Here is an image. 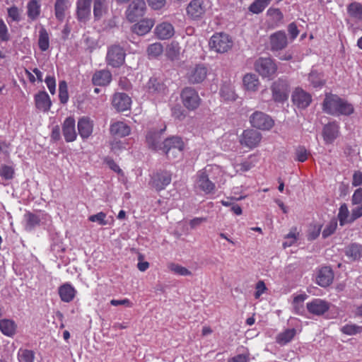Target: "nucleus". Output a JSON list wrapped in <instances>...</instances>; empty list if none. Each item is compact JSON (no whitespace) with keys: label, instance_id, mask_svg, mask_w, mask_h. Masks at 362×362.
I'll use <instances>...</instances> for the list:
<instances>
[{"label":"nucleus","instance_id":"f257e3e1","mask_svg":"<svg viewBox=\"0 0 362 362\" xmlns=\"http://www.w3.org/2000/svg\"><path fill=\"white\" fill-rule=\"evenodd\" d=\"M223 177V173L219 166L208 165L196 173L194 190L204 195L214 194L216 185L221 182Z\"/></svg>","mask_w":362,"mask_h":362},{"label":"nucleus","instance_id":"f03ea898","mask_svg":"<svg viewBox=\"0 0 362 362\" xmlns=\"http://www.w3.org/2000/svg\"><path fill=\"white\" fill-rule=\"evenodd\" d=\"M322 110L325 112L334 116H349L354 112V107L351 103L332 93L325 95Z\"/></svg>","mask_w":362,"mask_h":362},{"label":"nucleus","instance_id":"7ed1b4c3","mask_svg":"<svg viewBox=\"0 0 362 362\" xmlns=\"http://www.w3.org/2000/svg\"><path fill=\"white\" fill-rule=\"evenodd\" d=\"M233 45L232 37L225 33H216L210 38L209 46L211 50L223 54L229 51Z\"/></svg>","mask_w":362,"mask_h":362},{"label":"nucleus","instance_id":"20e7f679","mask_svg":"<svg viewBox=\"0 0 362 362\" xmlns=\"http://www.w3.org/2000/svg\"><path fill=\"white\" fill-rule=\"evenodd\" d=\"M277 64L270 57H260L255 63V71L262 77L272 80L277 72Z\"/></svg>","mask_w":362,"mask_h":362},{"label":"nucleus","instance_id":"39448f33","mask_svg":"<svg viewBox=\"0 0 362 362\" xmlns=\"http://www.w3.org/2000/svg\"><path fill=\"white\" fill-rule=\"evenodd\" d=\"M184 142L179 136H172L166 139L162 146V151L168 159L180 157L184 149Z\"/></svg>","mask_w":362,"mask_h":362},{"label":"nucleus","instance_id":"423d86ee","mask_svg":"<svg viewBox=\"0 0 362 362\" xmlns=\"http://www.w3.org/2000/svg\"><path fill=\"white\" fill-rule=\"evenodd\" d=\"M182 105L189 111L197 109L201 103L198 92L192 87L184 88L180 93Z\"/></svg>","mask_w":362,"mask_h":362},{"label":"nucleus","instance_id":"0eeeda50","mask_svg":"<svg viewBox=\"0 0 362 362\" xmlns=\"http://www.w3.org/2000/svg\"><path fill=\"white\" fill-rule=\"evenodd\" d=\"M262 139V135L260 132L252 129H247L244 130L239 136V143L243 147L252 150L259 146Z\"/></svg>","mask_w":362,"mask_h":362},{"label":"nucleus","instance_id":"6e6552de","mask_svg":"<svg viewBox=\"0 0 362 362\" xmlns=\"http://www.w3.org/2000/svg\"><path fill=\"white\" fill-rule=\"evenodd\" d=\"M250 122L254 128L262 131H268L274 125L273 119L266 113L255 111L250 116Z\"/></svg>","mask_w":362,"mask_h":362},{"label":"nucleus","instance_id":"1a4fd4ad","mask_svg":"<svg viewBox=\"0 0 362 362\" xmlns=\"http://www.w3.org/2000/svg\"><path fill=\"white\" fill-rule=\"evenodd\" d=\"M146 9L144 0H132L126 10V18L130 22H135L144 15Z\"/></svg>","mask_w":362,"mask_h":362},{"label":"nucleus","instance_id":"9d476101","mask_svg":"<svg viewBox=\"0 0 362 362\" xmlns=\"http://www.w3.org/2000/svg\"><path fill=\"white\" fill-rule=\"evenodd\" d=\"M272 98L276 103H283L288 97V84L286 81L279 78L272 86Z\"/></svg>","mask_w":362,"mask_h":362},{"label":"nucleus","instance_id":"9b49d317","mask_svg":"<svg viewBox=\"0 0 362 362\" xmlns=\"http://www.w3.org/2000/svg\"><path fill=\"white\" fill-rule=\"evenodd\" d=\"M208 0H192L187 7V13L192 19L202 18L207 10Z\"/></svg>","mask_w":362,"mask_h":362},{"label":"nucleus","instance_id":"f8f14e48","mask_svg":"<svg viewBox=\"0 0 362 362\" xmlns=\"http://www.w3.org/2000/svg\"><path fill=\"white\" fill-rule=\"evenodd\" d=\"M208 74V69L204 64H197L189 69L187 74L188 81L192 84L203 82Z\"/></svg>","mask_w":362,"mask_h":362},{"label":"nucleus","instance_id":"ddd939ff","mask_svg":"<svg viewBox=\"0 0 362 362\" xmlns=\"http://www.w3.org/2000/svg\"><path fill=\"white\" fill-rule=\"evenodd\" d=\"M147 91L151 95L160 98L168 93V88L162 81L151 78L147 83Z\"/></svg>","mask_w":362,"mask_h":362},{"label":"nucleus","instance_id":"4468645a","mask_svg":"<svg viewBox=\"0 0 362 362\" xmlns=\"http://www.w3.org/2000/svg\"><path fill=\"white\" fill-rule=\"evenodd\" d=\"M125 54L123 49L114 45L109 48L107 54V64L113 67H119L124 62Z\"/></svg>","mask_w":362,"mask_h":362},{"label":"nucleus","instance_id":"2eb2a0df","mask_svg":"<svg viewBox=\"0 0 362 362\" xmlns=\"http://www.w3.org/2000/svg\"><path fill=\"white\" fill-rule=\"evenodd\" d=\"M330 306V303L320 298H315L306 304L308 311L317 316L324 315L329 310Z\"/></svg>","mask_w":362,"mask_h":362},{"label":"nucleus","instance_id":"dca6fc26","mask_svg":"<svg viewBox=\"0 0 362 362\" xmlns=\"http://www.w3.org/2000/svg\"><path fill=\"white\" fill-rule=\"evenodd\" d=\"M288 37L283 30L277 31L269 37V47L273 52L282 50L288 45Z\"/></svg>","mask_w":362,"mask_h":362},{"label":"nucleus","instance_id":"f3484780","mask_svg":"<svg viewBox=\"0 0 362 362\" xmlns=\"http://www.w3.org/2000/svg\"><path fill=\"white\" fill-rule=\"evenodd\" d=\"M292 101L298 108L305 109L312 102V96L309 93L298 87L293 92Z\"/></svg>","mask_w":362,"mask_h":362},{"label":"nucleus","instance_id":"a211bd4d","mask_svg":"<svg viewBox=\"0 0 362 362\" xmlns=\"http://www.w3.org/2000/svg\"><path fill=\"white\" fill-rule=\"evenodd\" d=\"M166 129V126L163 124L160 129H154V128H151L148 130L146 134V143L148 145L149 148L158 151L161 150L163 144H160L159 143V140L160 139V135Z\"/></svg>","mask_w":362,"mask_h":362},{"label":"nucleus","instance_id":"6ab92c4d","mask_svg":"<svg viewBox=\"0 0 362 362\" xmlns=\"http://www.w3.org/2000/svg\"><path fill=\"white\" fill-rule=\"evenodd\" d=\"M94 122L90 117L83 116L78 120V132L83 140L88 139L93 132Z\"/></svg>","mask_w":362,"mask_h":362},{"label":"nucleus","instance_id":"aec40b11","mask_svg":"<svg viewBox=\"0 0 362 362\" xmlns=\"http://www.w3.org/2000/svg\"><path fill=\"white\" fill-rule=\"evenodd\" d=\"M339 135V125L336 121L325 124L322 129V136L326 144H330Z\"/></svg>","mask_w":362,"mask_h":362},{"label":"nucleus","instance_id":"412c9836","mask_svg":"<svg viewBox=\"0 0 362 362\" xmlns=\"http://www.w3.org/2000/svg\"><path fill=\"white\" fill-rule=\"evenodd\" d=\"M75 123V119L73 117H68L62 123V134L66 142H72L76 139L77 134Z\"/></svg>","mask_w":362,"mask_h":362},{"label":"nucleus","instance_id":"4be33fe9","mask_svg":"<svg viewBox=\"0 0 362 362\" xmlns=\"http://www.w3.org/2000/svg\"><path fill=\"white\" fill-rule=\"evenodd\" d=\"M131 98L123 93H116L112 100V106L119 112H124L130 108Z\"/></svg>","mask_w":362,"mask_h":362},{"label":"nucleus","instance_id":"5701e85b","mask_svg":"<svg viewBox=\"0 0 362 362\" xmlns=\"http://www.w3.org/2000/svg\"><path fill=\"white\" fill-rule=\"evenodd\" d=\"M58 294L62 302L70 303L76 298L77 291L71 284L66 282L59 286Z\"/></svg>","mask_w":362,"mask_h":362},{"label":"nucleus","instance_id":"b1692460","mask_svg":"<svg viewBox=\"0 0 362 362\" xmlns=\"http://www.w3.org/2000/svg\"><path fill=\"white\" fill-rule=\"evenodd\" d=\"M171 182V174L168 171L158 173L153 175L151 185L156 190L160 191L168 185Z\"/></svg>","mask_w":362,"mask_h":362},{"label":"nucleus","instance_id":"393cba45","mask_svg":"<svg viewBox=\"0 0 362 362\" xmlns=\"http://www.w3.org/2000/svg\"><path fill=\"white\" fill-rule=\"evenodd\" d=\"M110 133L112 136L125 137L130 134L131 128L124 121H113L110 126Z\"/></svg>","mask_w":362,"mask_h":362},{"label":"nucleus","instance_id":"a878e982","mask_svg":"<svg viewBox=\"0 0 362 362\" xmlns=\"http://www.w3.org/2000/svg\"><path fill=\"white\" fill-rule=\"evenodd\" d=\"M154 33L158 39L168 40L174 35L175 29L171 23L162 22L156 25Z\"/></svg>","mask_w":362,"mask_h":362},{"label":"nucleus","instance_id":"bb28decb","mask_svg":"<svg viewBox=\"0 0 362 362\" xmlns=\"http://www.w3.org/2000/svg\"><path fill=\"white\" fill-rule=\"evenodd\" d=\"M35 104L38 110L47 112L50 110L52 102L45 91H40L35 95Z\"/></svg>","mask_w":362,"mask_h":362},{"label":"nucleus","instance_id":"cd10ccee","mask_svg":"<svg viewBox=\"0 0 362 362\" xmlns=\"http://www.w3.org/2000/svg\"><path fill=\"white\" fill-rule=\"evenodd\" d=\"M91 0H77L76 15L80 21L85 22L90 15Z\"/></svg>","mask_w":362,"mask_h":362},{"label":"nucleus","instance_id":"c85d7f7f","mask_svg":"<svg viewBox=\"0 0 362 362\" xmlns=\"http://www.w3.org/2000/svg\"><path fill=\"white\" fill-rule=\"evenodd\" d=\"M112 81V74L106 69L96 71L92 77L93 85L98 86H107Z\"/></svg>","mask_w":362,"mask_h":362},{"label":"nucleus","instance_id":"c756f323","mask_svg":"<svg viewBox=\"0 0 362 362\" xmlns=\"http://www.w3.org/2000/svg\"><path fill=\"white\" fill-rule=\"evenodd\" d=\"M154 24V20L151 18H144L134 24L132 27V30L138 35H144L150 32Z\"/></svg>","mask_w":362,"mask_h":362},{"label":"nucleus","instance_id":"7c9ffc66","mask_svg":"<svg viewBox=\"0 0 362 362\" xmlns=\"http://www.w3.org/2000/svg\"><path fill=\"white\" fill-rule=\"evenodd\" d=\"M333 272L330 267H322L317 276V283L322 287L328 286L333 280Z\"/></svg>","mask_w":362,"mask_h":362},{"label":"nucleus","instance_id":"2f4dec72","mask_svg":"<svg viewBox=\"0 0 362 362\" xmlns=\"http://www.w3.org/2000/svg\"><path fill=\"white\" fill-rule=\"evenodd\" d=\"M71 6L69 0H56L54 3V15L56 18L62 22L66 16V13Z\"/></svg>","mask_w":362,"mask_h":362},{"label":"nucleus","instance_id":"473e14b6","mask_svg":"<svg viewBox=\"0 0 362 362\" xmlns=\"http://www.w3.org/2000/svg\"><path fill=\"white\" fill-rule=\"evenodd\" d=\"M243 87L246 90L255 92L259 89L260 82L254 74H247L243 79Z\"/></svg>","mask_w":362,"mask_h":362},{"label":"nucleus","instance_id":"72a5a7b5","mask_svg":"<svg viewBox=\"0 0 362 362\" xmlns=\"http://www.w3.org/2000/svg\"><path fill=\"white\" fill-rule=\"evenodd\" d=\"M344 252L351 261L358 260L362 257V245L351 243L346 247Z\"/></svg>","mask_w":362,"mask_h":362},{"label":"nucleus","instance_id":"f704fd0d","mask_svg":"<svg viewBox=\"0 0 362 362\" xmlns=\"http://www.w3.org/2000/svg\"><path fill=\"white\" fill-rule=\"evenodd\" d=\"M17 325L16 322L9 319L0 320V330L6 336L12 337L16 334Z\"/></svg>","mask_w":362,"mask_h":362},{"label":"nucleus","instance_id":"c9c22d12","mask_svg":"<svg viewBox=\"0 0 362 362\" xmlns=\"http://www.w3.org/2000/svg\"><path fill=\"white\" fill-rule=\"evenodd\" d=\"M109 0H95L93 4V15L95 18L100 19L108 11Z\"/></svg>","mask_w":362,"mask_h":362},{"label":"nucleus","instance_id":"e433bc0d","mask_svg":"<svg viewBox=\"0 0 362 362\" xmlns=\"http://www.w3.org/2000/svg\"><path fill=\"white\" fill-rule=\"evenodd\" d=\"M308 296L305 293L293 295L292 307L293 312L298 315H303L305 313L304 301Z\"/></svg>","mask_w":362,"mask_h":362},{"label":"nucleus","instance_id":"4c0bfd02","mask_svg":"<svg viewBox=\"0 0 362 362\" xmlns=\"http://www.w3.org/2000/svg\"><path fill=\"white\" fill-rule=\"evenodd\" d=\"M347 13L356 21H362V4L354 1L347 6Z\"/></svg>","mask_w":362,"mask_h":362},{"label":"nucleus","instance_id":"58836bf2","mask_svg":"<svg viewBox=\"0 0 362 362\" xmlns=\"http://www.w3.org/2000/svg\"><path fill=\"white\" fill-rule=\"evenodd\" d=\"M40 7L37 0H30L27 5L28 17L32 21L36 20L40 14Z\"/></svg>","mask_w":362,"mask_h":362},{"label":"nucleus","instance_id":"ea45409f","mask_svg":"<svg viewBox=\"0 0 362 362\" xmlns=\"http://www.w3.org/2000/svg\"><path fill=\"white\" fill-rule=\"evenodd\" d=\"M259 161V154L255 153L251 154L248 158L240 165V170L247 172L253 168Z\"/></svg>","mask_w":362,"mask_h":362},{"label":"nucleus","instance_id":"a19ab883","mask_svg":"<svg viewBox=\"0 0 362 362\" xmlns=\"http://www.w3.org/2000/svg\"><path fill=\"white\" fill-rule=\"evenodd\" d=\"M296 330L295 329H288L279 334L276 337V342L281 345H284L290 342L295 337Z\"/></svg>","mask_w":362,"mask_h":362},{"label":"nucleus","instance_id":"79ce46f5","mask_svg":"<svg viewBox=\"0 0 362 362\" xmlns=\"http://www.w3.org/2000/svg\"><path fill=\"white\" fill-rule=\"evenodd\" d=\"M38 46L42 52L47 50L49 47V34L44 28L39 31Z\"/></svg>","mask_w":362,"mask_h":362},{"label":"nucleus","instance_id":"37998d69","mask_svg":"<svg viewBox=\"0 0 362 362\" xmlns=\"http://www.w3.org/2000/svg\"><path fill=\"white\" fill-rule=\"evenodd\" d=\"M7 13L6 21L10 25L13 22H19L21 20V11L16 6L8 8Z\"/></svg>","mask_w":362,"mask_h":362},{"label":"nucleus","instance_id":"c03bdc74","mask_svg":"<svg viewBox=\"0 0 362 362\" xmlns=\"http://www.w3.org/2000/svg\"><path fill=\"white\" fill-rule=\"evenodd\" d=\"M338 219L341 226L354 221H351V215L346 204H341L339 207Z\"/></svg>","mask_w":362,"mask_h":362},{"label":"nucleus","instance_id":"a18cd8bd","mask_svg":"<svg viewBox=\"0 0 362 362\" xmlns=\"http://www.w3.org/2000/svg\"><path fill=\"white\" fill-rule=\"evenodd\" d=\"M308 80L314 88H320L323 86L325 84L323 75L316 71H312L310 73Z\"/></svg>","mask_w":362,"mask_h":362},{"label":"nucleus","instance_id":"49530a36","mask_svg":"<svg viewBox=\"0 0 362 362\" xmlns=\"http://www.w3.org/2000/svg\"><path fill=\"white\" fill-rule=\"evenodd\" d=\"M147 54L149 58H156L163 52V47L160 42H155L147 47Z\"/></svg>","mask_w":362,"mask_h":362},{"label":"nucleus","instance_id":"de8ad7c7","mask_svg":"<svg viewBox=\"0 0 362 362\" xmlns=\"http://www.w3.org/2000/svg\"><path fill=\"white\" fill-rule=\"evenodd\" d=\"M168 268L170 272L175 274H178L180 276L192 275V272L189 270L177 263L171 262L168 264Z\"/></svg>","mask_w":362,"mask_h":362},{"label":"nucleus","instance_id":"09e8293b","mask_svg":"<svg viewBox=\"0 0 362 362\" xmlns=\"http://www.w3.org/2000/svg\"><path fill=\"white\" fill-rule=\"evenodd\" d=\"M221 96L224 100L233 101L236 99V94L230 86H223L221 88Z\"/></svg>","mask_w":362,"mask_h":362},{"label":"nucleus","instance_id":"8fccbe9b","mask_svg":"<svg viewBox=\"0 0 362 362\" xmlns=\"http://www.w3.org/2000/svg\"><path fill=\"white\" fill-rule=\"evenodd\" d=\"M267 14L276 25L281 23L284 18V15L279 8H269L267 10Z\"/></svg>","mask_w":362,"mask_h":362},{"label":"nucleus","instance_id":"3c124183","mask_svg":"<svg viewBox=\"0 0 362 362\" xmlns=\"http://www.w3.org/2000/svg\"><path fill=\"white\" fill-rule=\"evenodd\" d=\"M18 358L19 362H33L35 354L31 350L20 349L18 352Z\"/></svg>","mask_w":362,"mask_h":362},{"label":"nucleus","instance_id":"603ef678","mask_svg":"<svg viewBox=\"0 0 362 362\" xmlns=\"http://www.w3.org/2000/svg\"><path fill=\"white\" fill-rule=\"evenodd\" d=\"M59 98L62 104H66L69 100L68 86L65 81H61L59 83Z\"/></svg>","mask_w":362,"mask_h":362},{"label":"nucleus","instance_id":"864d4df0","mask_svg":"<svg viewBox=\"0 0 362 362\" xmlns=\"http://www.w3.org/2000/svg\"><path fill=\"white\" fill-rule=\"evenodd\" d=\"M180 49L177 42H172L166 49V55L171 60L177 59L180 55Z\"/></svg>","mask_w":362,"mask_h":362},{"label":"nucleus","instance_id":"5fc2aeb1","mask_svg":"<svg viewBox=\"0 0 362 362\" xmlns=\"http://www.w3.org/2000/svg\"><path fill=\"white\" fill-rule=\"evenodd\" d=\"M26 226L30 229L35 228L38 226L40 223V217L35 214L28 212L25 214Z\"/></svg>","mask_w":362,"mask_h":362},{"label":"nucleus","instance_id":"6e6d98bb","mask_svg":"<svg viewBox=\"0 0 362 362\" xmlns=\"http://www.w3.org/2000/svg\"><path fill=\"white\" fill-rule=\"evenodd\" d=\"M341 331L347 335H354L362 332V327L354 324H347L341 328Z\"/></svg>","mask_w":362,"mask_h":362},{"label":"nucleus","instance_id":"4d7b16f0","mask_svg":"<svg viewBox=\"0 0 362 362\" xmlns=\"http://www.w3.org/2000/svg\"><path fill=\"white\" fill-rule=\"evenodd\" d=\"M295 153L296 160L301 163L306 161L310 156V153L304 146H301L296 149Z\"/></svg>","mask_w":362,"mask_h":362},{"label":"nucleus","instance_id":"13d9d810","mask_svg":"<svg viewBox=\"0 0 362 362\" xmlns=\"http://www.w3.org/2000/svg\"><path fill=\"white\" fill-rule=\"evenodd\" d=\"M298 233L296 229L292 230L286 237L283 243L284 248L292 246L298 240Z\"/></svg>","mask_w":362,"mask_h":362},{"label":"nucleus","instance_id":"bf43d9fd","mask_svg":"<svg viewBox=\"0 0 362 362\" xmlns=\"http://www.w3.org/2000/svg\"><path fill=\"white\" fill-rule=\"evenodd\" d=\"M106 217L107 214L101 211L96 214L90 216L88 217V221L90 222H97L100 226H105L107 224Z\"/></svg>","mask_w":362,"mask_h":362},{"label":"nucleus","instance_id":"052dcab7","mask_svg":"<svg viewBox=\"0 0 362 362\" xmlns=\"http://www.w3.org/2000/svg\"><path fill=\"white\" fill-rule=\"evenodd\" d=\"M14 170L12 166L2 165L0 166V176L5 180H11L13 177Z\"/></svg>","mask_w":362,"mask_h":362},{"label":"nucleus","instance_id":"680f3d73","mask_svg":"<svg viewBox=\"0 0 362 362\" xmlns=\"http://www.w3.org/2000/svg\"><path fill=\"white\" fill-rule=\"evenodd\" d=\"M267 291V288L264 282L262 280L259 281L255 285V299H259L260 296Z\"/></svg>","mask_w":362,"mask_h":362},{"label":"nucleus","instance_id":"e2e57ef3","mask_svg":"<svg viewBox=\"0 0 362 362\" xmlns=\"http://www.w3.org/2000/svg\"><path fill=\"white\" fill-rule=\"evenodd\" d=\"M337 223L335 220L330 221L325 228L322 231V235L324 238L328 237L335 231L337 228Z\"/></svg>","mask_w":362,"mask_h":362},{"label":"nucleus","instance_id":"0e129e2a","mask_svg":"<svg viewBox=\"0 0 362 362\" xmlns=\"http://www.w3.org/2000/svg\"><path fill=\"white\" fill-rule=\"evenodd\" d=\"M266 8L265 5L262 4L258 0H255L249 7L250 11L253 13H259L262 12Z\"/></svg>","mask_w":362,"mask_h":362},{"label":"nucleus","instance_id":"69168bd1","mask_svg":"<svg viewBox=\"0 0 362 362\" xmlns=\"http://www.w3.org/2000/svg\"><path fill=\"white\" fill-rule=\"evenodd\" d=\"M352 205H358L362 204V188L359 187L356 189L351 197Z\"/></svg>","mask_w":362,"mask_h":362},{"label":"nucleus","instance_id":"338daca9","mask_svg":"<svg viewBox=\"0 0 362 362\" xmlns=\"http://www.w3.org/2000/svg\"><path fill=\"white\" fill-rule=\"evenodd\" d=\"M351 185L353 187H359L362 185V172L356 170L353 173Z\"/></svg>","mask_w":362,"mask_h":362},{"label":"nucleus","instance_id":"774afa93","mask_svg":"<svg viewBox=\"0 0 362 362\" xmlns=\"http://www.w3.org/2000/svg\"><path fill=\"white\" fill-rule=\"evenodd\" d=\"M355 206L351 209V221H355L362 216V203Z\"/></svg>","mask_w":362,"mask_h":362}]
</instances>
